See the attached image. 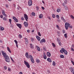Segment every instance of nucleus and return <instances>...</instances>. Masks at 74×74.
<instances>
[{"mask_svg": "<svg viewBox=\"0 0 74 74\" xmlns=\"http://www.w3.org/2000/svg\"><path fill=\"white\" fill-rule=\"evenodd\" d=\"M25 56L27 59H29V53L27 52L25 53Z\"/></svg>", "mask_w": 74, "mask_h": 74, "instance_id": "4468645a", "label": "nucleus"}, {"mask_svg": "<svg viewBox=\"0 0 74 74\" xmlns=\"http://www.w3.org/2000/svg\"><path fill=\"white\" fill-rule=\"evenodd\" d=\"M1 53L2 54V55L3 56L4 58L5 59V61L6 62H9L10 61V59L9 58V57L6 54V53H4L3 51H1Z\"/></svg>", "mask_w": 74, "mask_h": 74, "instance_id": "f257e3e1", "label": "nucleus"}, {"mask_svg": "<svg viewBox=\"0 0 74 74\" xmlns=\"http://www.w3.org/2000/svg\"><path fill=\"white\" fill-rule=\"evenodd\" d=\"M60 11V9H59L57 10V12H59Z\"/></svg>", "mask_w": 74, "mask_h": 74, "instance_id": "473e14b6", "label": "nucleus"}, {"mask_svg": "<svg viewBox=\"0 0 74 74\" xmlns=\"http://www.w3.org/2000/svg\"><path fill=\"white\" fill-rule=\"evenodd\" d=\"M57 41H58V42L60 41V40H59V39H58V38H57Z\"/></svg>", "mask_w": 74, "mask_h": 74, "instance_id": "5fc2aeb1", "label": "nucleus"}, {"mask_svg": "<svg viewBox=\"0 0 74 74\" xmlns=\"http://www.w3.org/2000/svg\"><path fill=\"white\" fill-rule=\"evenodd\" d=\"M44 59H47V56L45 54H44Z\"/></svg>", "mask_w": 74, "mask_h": 74, "instance_id": "393cba45", "label": "nucleus"}, {"mask_svg": "<svg viewBox=\"0 0 74 74\" xmlns=\"http://www.w3.org/2000/svg\"><path fill=\"white\" fill-rule=\"evenodd\" d=\"M60 52L61 53H63V52L64 53V54L66 55H67V51L66 50H65L64 48H62L61 50H60Z\"/></svg>", "mask_w": 74, "mask_h": 74, "instance_id": "f03ea898", "label": "nucleus"}, {"mask_svg": "<svg viewBox=\"0 0 74 74\" xmlns=\"http://www.w3.org/2000/svg\"><path fill=\"white\" fill-rule=\"evenodd\" d=\"M28 5L29 6L32 5V0H29L28 2Z\"/></svg>", "mask_w": 74, "mask_h": 74, "instance_id": "0eeeda50", "label": "nucleus"}, {"mask_svg": "<svg viewBox=\"0 0 74 74\" xmlns=\"http://www.w3.org/2000/svg\"><path fill=\"white\" fill-rule=\"evenodd\" d=\"M58 30H60V28H59V27H58Z\"/></svg>", "mask_w": 74, "mask_h": 74, "instance_id": "774afa93", "label": "nucleus"}, {"mask_svg": "<svg viewBox=\"0 0 74 74\" xmlns=\"http://www.w3.org/2000/svg\"><path fill=\"white\" fill-rule=\"evenodd\" d=\"M19 74H23L22 73V72H20Z\"/></svg>", "mask_w": 74, "mask_h": 74, "instance_id": "e2e57ef3", "label": "nucleus"}, {"mask_svg": "<svg viewBox=\"0 0 74 74\" xmlns=\"http://www.w3.org/2000/svg\"><path fill=\"white\" fill-rule=\"evenodd\" d=\"M56 27H57V28H59V26L58 25H57L56 26Z\"/></svg>", "mask_w": 74, "mask_h": 74, "instance_id": "0e129e2a", "label": "nucleus"}, {"mask_svg": "<svg viewBox=\"0 0 74 74\" xmlns=\"http://www.w3.org/2000/svg\"><path fill=\"white\" fill-rule=\"evenodd\" d=\"M31 41H32V42L34 41V39H33V38H31Z\"/></svg>", "mask_w": 74, "mask_h": 74, "instance_id": "09e8293b", "label": "nucleus"}, {"mask_svg": "<svg viewBox=\"0 0 74 74\" xmlns=\"http://www.w3.org/2000/svg\"><path fill=\"white\" fill-rule=\"evenodd\" d=\"M42 10H44V8L43 7H42Z\"/></svg>", "mask_w": 74, "mask_h": 74, "instance_id": "680f3d73", "label": "nucleus"}, {"mask_svg": "<svg viewBox=\"0 0 74 74\" xmlns=\"http://www.w3.org/2000/svg\"><path fill=\"white\" fill-rule=\"evenodd\" d=\"M21 8V7L19 6H18V7L17 8L18 10H19V8Z\"/></svg>", "mask_w": 74, "mask_h": 74, "instance_id": "13d9d810", "label": "nucleus"}, {"mask_svg": "<svg viewBox=\"0 0 74 74\" xmlns=\"http://www.w3.org/2000/svg\"><path fill=\"white\" fill-rule=\"evenodd\" d=\"M71 18H72V19H74V16H73V15H71Z\"/></svg>", "mask_w": 74, "mask_h": 74, "instance_id": "37998d69", "label": "nucleus"}, {"mask_svg": "<svg viewBox=\"0 0 74 74\" xmlns=\"http://www.w3.org/2000/svg\"><path fill=\"white\" fill-rule=\"evenodd\" d=\"M16 47H18V44H16Z\"/></svg>", "mask_w": 74, "mask_h": 74, "instance_id": "338daca9", "label": "nucleus"}, {"mask_svg": "<svg viewBox=\"0 0 74 74\" xmlns=\"http://www.w3.org/2000/svg\"><path fill=\"white\" fill-rule=\"evenodd\" d=\"M36 8L37 11H38V10H39V7H38V6H36Z\"/></svg>", "mask_w": 74, "mask_h": 74, "instance_id": "c03bdc74", "label": "nucleus"}, {"mask_svg": "<svg viewBox=\"0 0 74 74\" xmlns=\"http://www.w3.org/2000/svg\"><path fill=\"white\" fill-rule=\"evenodd\" d=\"M71 49L72 51L74 52V49H73V48L71 47Z\"/></svg>", "mask_w": 74, "mask_h": 74, "instance_id": "de8ad7c7", "label": "nucleus"}, {"mask_svg": "<svg viewBox=\"0 0 74 74\" xmlns=\"http://www.w3.org/2000/svg\"><path fill=\"white\" fill-rule=\"evenodd\" d=\"M70 24H69V23H65V26L66 29V30H67V29H68V28L70 27Z\"/></svg>", "mask_w": 74, "mask_h": 74, "instance_id": "7ed1b4c3", "label": "nucleus"}, {"mask_svg": "<svg viewBox=\"0 0 74 74\" xmlns=\"http://www.w3.org/2000/svg\"><path fill=\"white\" fill-rule=\"evenodd\" d=\"M47 60L48 61V62H50V63H51V62H52V60L49 58H48L47 59Z\"/></svg>", "mask_w": 74, "mask_h": 74, "instance_id": "f3484780", "label": "nucleus"}, {"mask_svg": "<svg viewBox=\"0 0 74 74\" xmlns=\"http://www.w3.org/2000/svg\"><path fill=\"white\" fill-rule=\"evenodd\" d=\"M0 29L1 30H4V28L3 27H1Z\"/></svg>", "mask_w": 74, "mask_h": 74, "instance_id": "bb28decb", "label": "nucleus"}, {"mask_svg": "<svg viewBox=\"0 0 74 74\" xmlns=\"http://www.w3.org/2000/svg\"><path fill=\"white\" fill-rule=\"evenodd\" d=\"M64 36L66 38H67V34H64Z\"/></svg>", "mask_w": 74, "mask_h": 74, "instance_id": "4c0bfd02", "label": "nucleus"}, {"mask_svg": "<svg viewBox=\"0 0 74 74\" xmlns=\"http://www.w3.org/2000/svg\"><path fill=\"white\" fill-rule=\"evenodd\" d=\"M7 49L8 50V51L10 52V53H11V50H10V48L8 47H7Z\"/></svg>", "mask_w": 74, "mask_h": 74, "instance_id": "4be33fe9", "label": "nucleus"}, {"mask_svg": "<svg viewBox=\"0 0 74 74\" xmlns=\"http://www.w3.org/2000/svg\"><path fill=\"white\" fill-rule=\"evenodd\" d=\"M56 17L58 19H59V16L58 15H56Z\"/></svg>", "mask_w": 74, "mask_h": 74, "instance_id": "79ce46f5", "label": "nucleus"}, {"mask_svg": "<svg viewBox=\"0 0 74 74\" xmlns=\"http://www.w3.org/2000/svg\"><path fill=\"white\" fill-rule=\"evenodd\" d=\"M24 25L25 27H27V26H28V23H27V22H24Z\"/></svg>", "mask_w": 74, "mask_h": 74, "instance_id": "9d476101", "label": "nucleus"}, {"mask_svg": "<svg viewBox=\"0 0 74 74\" xmlns=\"http://www.w3.org/2000/svg\"><path fill=\"white\" fill-rule=\"evenodd\" d=\"M16 25L18 27L21 29L22 28V25H21V24H16Z\"/></svg>", "mask_w": 74, "mask_h": 74, "instance_id": "9b49d317", "label": "nucleus"}, {"mask_svg": "<svg viewBox=\"0 0 74 74\" xmlns=\"http://www.w3.org/2000/svg\"><path fill=\"white\" fill-rule=\"evenodd\" d=\"M14 41L15 42L16 44H18V42H17V41H16V40H14Z\"/></svg>", "mask_w": 74, "mask_h": 74, "instance_id": "ea45409f", "label": "nucleus"}, {"mask_svg": "<svg viewBox=\"0 0 74 74\" xmlns=\"http://www.w3.org/2000/svg\"><path fill=\"white\" fill-rule=\"evenodd\" d=\"M36 38L37 39H38V40L40 41V37H39L38 36H36Z\"/></svg>", "mask_w": 74, "mask_h": 74, "instance_id": "6ab92c4d", "label": "nucleus"}, {"mask_svg": "<svg viewBox=\"0 0 74 74\" xmlns=\"http://www.w3.org/2000/svg\"><path fill=\"white\" fill-rule=\"evenodd\" d=\"M13 19H14V21H15V22H18V19H17L16 18V17H15L13 16Z\"/></svg>", "mask_w": 74, "mask_h": 74, "instance_id": "ddd939ff", "label": "nucleus"}, {"mask_svg": "<svg viewBox=\"0 0 74 74\" xmlns=\"http://www.w3.org/2000/svg\"><path fill=\"white\" fill-rule=\"evenodd\" d=\"M60 58H64V57L63 55H61L60 56Z\"/></svg>", "mask_w": 74, "mask_h": 74, "instance_id": "c85d7f7f", "label": "nucleus"}, {"mask_svg": "<svg viewBox=\"0 0 74 74\" xmlns=\"http://www.w3.org/2000/svg\"><path fill=\"white\" fill-rule=\"evenodd\" d=\"M18 37L19 38H22V35L20 34L18 35Z\"/></svg>", "mask_w": 74, "mask_h": 74, "instance_id": "72a5a7b5", "label": "nucleus"}, {"mask_svg": "<svg viewBox=\"0 0 74 74\" xmlns=\"http://www.w3.org/2000/svg\"><path fill=\"white\" fill-rule=\"evenodd\" d=\"M65 32H66L64 30H62V32L63 33H65Z\"/></svg>", "mask_w": 74, "mask_h": 74, "instance_id": "3c124183", "label": "nucleus"}, {"mask_svg": "<svg viewBox=\"0 0 74 74\" xmlns=\"http://www.w3.org/2000/svg\"><path fill=\"white\" fill-rule=\"evenodd\" d=\"M25 18V19L26 21H27V22L28 20H27L28 19V17L27 16V15L26 14H24V16Z\"/></svg>", "mask_w": 74, "mask_h": 74, "instance_id": "423d86ee", "label": "nucleus"}, {"mask_svg": "<svg viewBox=\"0 0 74 74\" xmlns=\"http://www.w3.org/2000/svg\"><path fill=\"white\" fill-rule=\"evenodd\" d=\"M21 19L22 21H24V18H23V17H21Z\"/></svg>", "mask_w": 74, "mask_h": 74, "instance_id": "a18cd8bd", "label": "nucleus"}, {"mask_svg": "<svg viewBox=\"0 0 74 74\" xmlns=\"http://www.w3.org/2000/svg\"><path fill=\"white\" fill-rule=\"evenodd\" d=\"M3 21H5L7 20V18L4 17L3 18Z\"/></svg>", "mask_w": 74, "mask_h": 74, "instance_id": "a878e982", "label": "nucleus"}, {"mask_svg": "<svg viewBox=\"0 0 74 74\" xmlns=\"http://www.w3.org/2000/svg\"><path fill=\"white\" fill-rule=\"evenodd\" d=\"M36 47H37V49L38 51H40V47H38V46H36Z\"/></svg>", "mask_w": 74, "mask_h": 74, "instance_id": "b1692460", "label": "nucleus"}, {"mask_svg": "<svg viewBox=\"0 0 74 74\" xmlns=\"http://www.w3.org/2000/svg\"><path fill=\"white\" fill-rule=\"evenodd\" d=\"M6 7H7V8H8V4H6Z\"/></svg>", "mask_w": 74, "mask_h": 74, "instance_id": "6e6d98bb", "label": "nucleus"}, {"mask_svg": "<svg viewBox=\"0 0 74 74\" xmlns=\"http://www.w3.org/2000/svg\"><path fill=\"white\" fill-rule=\"evenodd\" d=\"M11 59L12 60V62H14V60H13V59H12V58H11Z\"/></svg>", "mask_w": 74, "mask_h": 74, "instance_id": "052dcab7", "label": "nucleus"}, {"mask_svg": "<svg viewBox=\"0 0 74 74\" xmlns=\"http://www.w3.org/2000/svg\"><path fill=\"white\" fill-rule=\"evenodd\" d=\"M53 66H56V64L55 63V61H53Z\"/></svg>", "mask_w": 74, "mask_h": 74, "instance_id": "c756f323", "label": "nucleus"}, {"mask_svg": "<svg viewBox=\"0 0 74 74\" xmlns=\"http://www.w3.org/2000/svg\"><path fill=\"white\" fill-rule=\"evenodd\" d=\"M4 68L5 70H7V67L5 66H4Z\"/></svg>", "mask_w": 74, "mask_h": 74, "instance_id": "8fccbe9b", "label": "nucleus"}, {"mask_svg": "<svg viewBox=\"0 0 74 74\" xmlns=\"http://www.w3.org/2000/svg\"><path fill=\"white\" fill-rule=\"evenodd\" d=\"M45 42V40L43 38L40 40V43H42L43 42Z\"/></svg>", "mask_w": 74, "mask_h": 74, "instance_id": "2eb2a0df", "label": "nucleus"}, {"mask_svg": "<svg viewBox=\"0 0 74 74\" xmlns=\"http://www.w3.org/2000/svg\"><path fill=\"white\" fill-rule=\"evenodd\" d=\"M47 56L48 57H50L51 56V53L49 52H47Z\"/></svg>", "mask_w": 74, "mask_h": 74, "instance_id": "dca6fc26", "label": "nucleus"}, {"mask_svg": "<svg viewBox=\"0 0 74 74\" xmlns=\"http://www.w3.org/2000/svg\"><path fill=\"white\" fill-rule=\"evenodd\" d=\"M59 45H62V43L60 42V41L59 42H58Z\"/></svg>", "mask_w": 74, "mask_h": 74, "instance_id": "e433bc0d", "label": "nucleus"}, {"mask_svg": "<svg viewBox=\"0 0 74 74\" xmlns=\"http://www.w3.org/2000/svg\"><path fill=\"white\" fill-rule=\"evenodd\" d=\"M68 1V0H65L64 1V3H65V4H67Z\"/></svg>", "mask_w": 74, "mask_h": 74, "instance_id": "cd10ccee", "label": "nucleus"}, {"mask_svg": "<svg viewBox=\"0 0 74 74\" xmlns=\"http://www.w3.org/2000/svg\"><path fill=\"white\" fill-rule=\"evenodd\" d=\"M27 32L28 33H29L30 32V30L28 29L27 30Z\"/></svg>", "mask_w": 74, "mask_h": 74, "instance_id": "4d7b16f0", "label": "nucleus"}, {"mask_svg": "<svg viewBox=\"0 0 74 74\" xmlns=\"http://www.w3.org/2000/svg\"><path fill=\"white\" fill-rule=\"evenodd\" d=\"M65 8L66 9V10H67V9H68V8H67V7H65Z\"/></svg>", "mask_w": 74, "mask_h": 74, "instance_id": "69168bd1", "label": "nucleus"}, {"mask_svg": "<svg viewBox=\"0 0 74 74\" xmlns=\"http://www.w3.org/2000/svg\"><path fill=\"white\" fill-rule=\"evenodd\" d=\"M36 62L37 63H40V60L38 59H37L36 60Z\"/></svg>", "mask_w": 74, "mask_h": 74, "instance_id": "5701e85b", "label": "nucleus"}, {"mask_svg": "<svg viewBox=\"0 0 74 74\" xmlns=\"http://www.w3.org/2000/svg\"><path fill=\"white\" fill-rule=\"evenodd\" d=\"M30 48H32V49H33L34 45H32V44H30Z\"/></svg>", "mask_w": 74, "mask_h": 74, "instance_id": "412c9836", "label": "nucleus"}, {"mask_svg": "<svg viewBox=\"0 0 74 74\" xmlns=\"http://www.w3.org/2000/svg\"><path fill=\"white\" fill-rule=\"evenodd\" d=\"M39 18L40 19H42V18L43 17V16H42V14H39Z\"/></svg>", "mask_w": 74, "mask_h": 74, "instance_id": "aec40b11", "label": "nucleus"}, {"mask_svg": "<svg viewBox=\"0 0 74 74\" xmlns=\"http://www.w3.org/2000/svg\"><path fill=\"white\" fill-rule=\"evenodd\" d=\"M10 26L11 27H13V25H11V24H10Z\"/></svg>", "mask_w": 74, "mask_h": 74, "instance_id": "49530a36", "label": "nucleus"}, {"mask_svg": "<svg viewBox=\"0 0 74 74\" xmlns=\"http://www.w3.org/2000/svg\"><path fill=\"white\" fill-rule=\"evenodd\" d=\"M9 21L10 23V24H11V21H12V20H11V19H9Z\"/></svg>", "mask_w": 74, "mask_h": 74, "instance_id": "f704fd0d", "label": "nucleus"}, {"mask_svg": "<svg viewBox=\"0 0 74 74\" xmlns=\"http://www.w3.org/2000/svg\"><path fill=\"white\" fill-rule=\"evenodd\" d=\"M43 49L44 51H47V49H46V48H45V47H43Z\"/></svg>", "mask_w": 74, "mask_h": 74, "instance_id": "c9c22d12", "label": "nucleus"}, {"mask_svg": "<svg viewBox=\"0 0 74 74\" xmlns=\"http://www.w3.org/2000/svg\"><path fill=\"white\" fill-rule=\"evenodd\" d=\"M52 45L53 47H56V46L55 45V44L53 43H52Z\"/></svg>", "mask_w": 74, "mask_h": 74, "instance_id": "2f4dec72", "label": "nucleus"}, {"mask_svg": "<svg viewBox=\"0 0 74 74\" xmlns=\"http://www.w3.org/2000/svg\"><path fill=\"white\" fill-rule=\"evenodd\" d=\"M70 69L72 74H74V69L73 67L70 68Z\"/></svg>", "mask_w": 74, "mask_h": 74, "instance_id": "6e6552de", "label": "nucleus"}, {"mask_svg": "<svg viewBox=\"0 0 74 74\" xmlns=\"http://www.w3.org/2000/svg\"><path fill=\"white\" fill-rule=\"evenodd\" d=\"M29 57L32 62L33 63H34V61L33 58L32 56L31 55H29Z\"/></svg>", "mask_w": 74, "mask_h": 74, "instance_id": "20e7f679", "label": "nucleus"}, {"mask_svg": "<svg viewBox=\"0 0 74 74\" xmlns=\"http://www.w3.org/2000/svg\"><path fill=\"white\" fill-rule=\"evenodd\" d=\"M38 34L39 36H41V34L40 33V32H38Z\"/></svg>", "mask_w": 74, "mask_h": 74, "instance_id": "a19ab883", "label": "nucleus"}, {"mask_svg": "<svg viewBox=\"0 0 74 74\" xmlns=\"http://www.w3.org/2000/svg\"><path fill=\"white\" fill-rule=\"evenodd\" d=\"M0 17H1V18H3V16L2 15H1Z\"/></svg>", "mask_w": 74, "mask_h": 74, "instance_id": "864d4df0", "label": "nucleus"}, {"mask_svg": "<svg viewBox=\"0 0 74 74\" xmlns=\"http://www.w3.org/2000/svg\"><path fill=\"white\" fill-rule=\"evenodd\" d=\"M69 27H70V28H71V29H72V28H73V26H71Z\"/></svg>", "mask_w": 74, "mask_h": 74, "instance_id": "bf43d9fd", "label": "nucleus"}, {"mask_svg": "<svg viewBox=\"0 0 74 74\" xmlns=\"http://www.w3.org/2000/svg\"><path fill=\"white\" fill-rule=\"evenodd\" d=\"M52 17H53V18H55V15L54 14H53L52 15Z\"/></svg>", "mask_w": 74, "mask_h": 74, "instance_id": "58836bf2", "label": "nucleus"}, {"mask_svg": "<svg viewBox=\"0 0 74 74\" xmlns=\"http://www.w3.org/2000/svg\"><path fill=\"white\" fill-rule=\"evenodd\" d=\"M71 62L72 63V64H73V65H74V62L73 61H71Z\"/></svg>", "mask_w": 74, "mask_h": 74, "instance_id": "603ef678", "label": "nucleus"}, {"mask_svg": "<svg viewBox=\"0 0 74 74\" xmlns=\"http://www.w3.org/2000/svg\"><path fill=\"white\" fill-rule=\"evenodd\" d=\"M24 39L25 40V42L26 44H28V40H27V39L26 38H24Z\"/></svg>", "mask_w": 74, "mask_h": 74, "instance_id": "f8f14e48", "label": "nucleus"}, {"mask_svg": "<svg viewBox=\"0 0 74 74\" xmlns=\"http://www.w3.org/2000/svg\"><path fill=\"white\" fill-rule=\"evenodd\" d=\"M32 14L33 16H35L36 15V14L34 12H32Z\"/></svg>", "mask_w": 74, "mask_h": 74, "instance_id": "7c9ffc66", "label": "nucleus"}, {"mask_svg": "<svg viewBox=\"0 0 74 74\" xmlns=\"http://www.w3.org/2000/svg\"><path fill=\"white\" fill-rule=\"evenodd\" d=\"M24 64H25L27 67L28 68H30V65H29V63H28V62H26V61H24Z\"/></svg>", "mask_w": 74, "mask_h": 74, "instance_id": "39448f33", "label": "nucleus"}, {"mask_svg": "<svg viewBox=\"0 0 74 74\" xmlns=\"http://www.w3.org/2000/svg\"><path fill=\"white\" fill-rule=\"evenodd\" d=\"M2 14L3 15H4V16H6V17H7V15L5 14V11H4V10H2Z\"/></svg>", "mask_w": 74, "mask_h": 74, "instance_id": "1a4fd4ad", "label": "nucleus"}, {"mask_svg": "<svg viewBox=\"0 0 74 74\" xmlns=\"http://www.w3.org/2000/svg\"><path fill=\"white\" fill-rule=\"evenodd\" d=\"M61 20H62V21L64 22H66V20H65L64 18V17H61Z\"/></svg>", "mask_w": 74, "mask_h": 74, "instance_id": "a211bd4d", "label": "nucleus"}]
</instances>
